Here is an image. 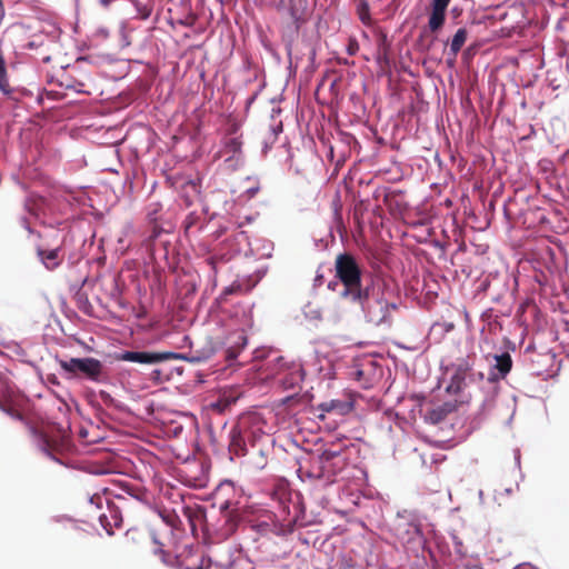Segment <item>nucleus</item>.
Returning <instances> with one entry per match:
<instances>
[{"label": "nucleus", "instance_id": "1", "mask_svg": "<svg viewBox=\"0 0 569 569\" xmlns=\"http://www.w3.org/2000/svg\"><path fill=\"white\" fill-rule=\"evenodd\" d=\"M336 271L340 283H336L335 290L351 301L361 300V276L356 260L348 254H340L336 260Z\"/></svg>", "mask_w": 569, "mask_h": 569}, {"label": "nucleus", "instance_id": "2", "mask_svg": "<svg viewBox=\"0 0 569 569\" xmlns=\"http://www.w3.org/2000/svg\"><path fill=\"white\" fill-rule=\"evenodd\" d=\"M358 301L365 311L367 320L376 326L388 325L391 311L396 309L395 303L388 302L380 295L372 293L370 296L366 292L361 295V300Z\"/></svg>", "mask_w": 569, "mask_h": 569}, {"label": "nucleus", "instance_id": "3", "mask_svg": "<svg viewBox=\"0 0 569 569\" xmlns=\"http://www.w3.org/2000/svg\"><path fill=\"white\" fill-rule=\"evenodd\" d=\"M61 367L64 371L70 373L81 372L91 381H102L103 366L94 358H71L67 361H62Z\"/></svg>", "mask_w": 569, "mask_h": 569}, {"label": "nucleus", "instance_id": "4", "mask_svg": "<svg viewBox=\"0 0 569 569\" xmlns=\"http://www.w3.org/2000/svg\"><path fill=\"white\" fill-rule=\"evenodd\" d=\"M320 475L319 477L327 481H335L338 471L345 466V459L337 451L326 450L319 457Z\"/></svg>", "mask_w": 569, "mask_h": 569}, {"label": "nucleus", "instance_id": "5", "mask_svg": "<svg viewBox=\"0 0 569 569\" xmlns=\"http://www.w3.org/2000/svg\"><path fill=\"white\" fill-rule=\"evenodd\" d=\"M174 357L171 352L123 351L118 356L119 360L143 365L159 363Z\"/></svg>", "mask_w": 569, "mask_h": 569}, {"label": "nucleus", "instance_id": "6", "mask_svg": "<svg viewBox=\"0 0 569 569\" xmlns=\"http://www.w3.org/2000/svg\"><path fill=\"white\" fill-rule=\"evenodd\" d=\"M451 0H432L431 12L429 16L428 28L437 32L445 23L446 11Z\"/></svg>", "mask_w": 569, "mask_h": 569}, {"label": "nucleus", "instance_id": "7", "mask_svg": "<svg viewBox=\"0 0 569 569\" xmlns=\"http://www.w3.org/2000/svg\"><path fill=\"white\" fill-rule=\"evenodd\" d=\"M398 538L406 545L420 546L423 542V538L418 525L413 522L399 523L397 527Z\"/></svg>", "mask_w": 569, "mask_h": 569}, {"label": "nucleus", "instance_id": "8", "mask_svg": "<svg viewBox=\"0 0 569 569\" xmlns=\"http://www.w3.org/2000/svg\"><path fill=\"white\" fill-rule=\"evenodd\" d=\"M467 37H468V31L465 28L458 29L456 31V33L453 34V37L450 41V44H449V51L447 53L448 54L447 62L449 66H453L459 51L461 50V48L463 47V44L467 41Z\"/></svg>", "mask_w": 569, "mask_h": 569}, {"label": "nucleus", "instance_id": "9", "mask_svg": "<svg viewBox=\"0 0 569 569\" xmlns=\"http://www.w3.org/2000/svg\"><path fill=\"white\" fill-rule=\"evenodd\" d=\"M495 365L492 366V372L490 380H496L499 378H505L507 373L510 371L512 366V360L509 353H501L495 356Z\"/></svg>", "mask_w": 569, "mask_h": 569}, {"label": "nucleus", "instance_id": "10", "mask_svg": "<svg viewBox=\"0 0 569 569\" xmlns=\"http://www.w3.org/2000/svg\"><path fill=\"white\" fill-rule=\"evenodd\" d=\"M455 380L458 383V387L460 383H465L467 380L475 381L477 379H482L483 375L482 372H475L468 361H463L460 365H458L456 373L453 376Z\"/></svg>", "mask_w": 569, "mask_h": 569}, {"label": "nucleus", "instance_id": "11", "mask_svg": "<svg viewBox=\"0 0 569 569\" xmlns=\"http://www.w3.org/2000/svg\"><path fill=\"white\" fill-rule=\"evenodd\" d=\"M320 418H323L325 412H337L338 415H346L351 410V405L341 400H329L319 405Z\"/></svg>", "mask_w": 569, "mask_h": 569}, {"label": "nucleus", "instance_id": "12", "mask_svg": "<svg viewBox=\"0 0 569 569\" xmlns=\"http://www.w3.org/2000/svg\"><path fill=\"white\" fill-rule=\"evenodd\" d=\"M38 254L44 267L49 270L57 268L61 261L58 249L39 250Z\"/></svg>", "mask_w": 569, "mask_h": 569}, {"label": "nucleus", "instance_id": "13", "mask_svg": "<svg viewBox=\"0 0 569 569\" xmlns=\"http://www.w3.org/2000/svg\"><path fill=\"white\" fill-rule=\"evenodd\" d=\"M229 170H237L242 164L241 152L229 153L227 156H220Z\"/></svg>", "mask_w": 569, "mask_h": 569}, {"label": "nucleus", "instance_id": "14", "mask_svg": "<svg viewBox=\"0 0 569 569\" xmlns=\"http://www.w3.org/2000/svg\"><path fill=\"white\" fill-rule=\"evenodd\" d=\"M234 152H241V142L237 138H231L226 142L223 149L220 151V156Z\"/></svg>", "mask_w": 569, "mask_h": 569}, {"label": "nucleus", "instance_id": "15", "mask_svg": "<svg viewBox=\"0 0 569 569\" xmlns=\"http://www.w3.org/2000/svg\"><path fill=\"white\" fill-rule=\"evenodd\" d=\"M7 86H8L7 70H6V66H4V60H3L2 56L0 54V90L6 92Z\"/></svg>", "mask_w": 569, "mask_h": 569}, {"label": "nucleus", "instance_id": "16", "mask_svg": "<svg viewBox=\"0 0 569 569\" xmlns=\"http://www.w3.org/2000/svg\"><path fill=\"white\" fill-rule=\"evenodd\" d=\"M102 500H103V499H102V497H100V496L91 497V498H90V503H91V505H93V503H94V505L97 506V508H100V507H101V503H102Z\"/></svg>", "mask_w": 569, "mask_h": 569}, {"label": "nucleus", "instance_id": "17", "mask_svg": "<svg viewBox=\"0 0 569 569\" xmlns=\"http://www.w3.org/2000/svg\"><path fill=\"white\" fill-rule=\"evenodd\" d=\"M99 520H100V523L102 525V527L106 529L107 533H108V535H112L111 529H109V528L107 527V525L104 523L106 516H104V515H99Z\"/></svg>", "mask_w": 569, "mask_h": 569}, {"label": "nucleus", "instance_id": "18", "mask_svg": "<svg viewBox=\"0 0 569 569\" xmlns=\"http://www.w3.org/2000/svg\"><path fill=\"white\" fill-rule=\"evenodd\" d=\"M308 317H310L312 319H319L320 318V312L318 310H312L310 312V315H308Z\"/></svg>", "mask_w": 569, "mask_h": 569}, {"label": "nucleus", "instance_id": "19", "mask_svg": "<svg viewBox=\"0 0 569 569\" xmlns=\"http://www.w3.org/2000/svg\"><path fill=\"white\" fill-rule=\"evenodd\" d=\"M356 50H357V44L356 43H350L349 48H348V52L350 54H355Z\"/></svg>", "mask_w": 569, "mask_h": 569}, {"label": "nucleus", "instance_id": "20", "mask_svg": "<svg viewBox=\"0 0 569 569\" xmlns=\"http://www.w3.org/2000/svg\"><path fill=\"white\" fill-rule=\"evenodd\" d=\"M360 19L362 20V22L367 23L368 22V14L367 13H360Z\"/></svg>", "mask_w": 569, "mask_h": 569}, {"label": "nucleus", "instance_id": "21", "mask_svg": "<svg viewBox=\"0 0 569 569\" xmlns=\"http://www.w3.org/2000/svg\"><path fill=\"white\" fill-rule=\"evenodd\" d=\"M228 508H229V502H228V501L223 502V503L220 506L221 511H224V510H227Z\"/></svg>", "mask_w": 569, "mask_h": 569}, {"label": "nucleus", "instance_id": "22", "mask_svg": "<svg viewBox=\"0 0 569 569\" xmlns=\"http://www.w3.org/2000/svg\"><path fill=\"white\" fill-rule=\"evenodd\" d=\"M257 191H258V188H251V189H249V190H248V192H249L251 196L256 194V192H257Z\"/></svg>", "mask_w": 569, "mask_h": 569}, {"label": "nucleus", "instance_id": "23", "mask_svg": "<svg viewBox=\"0 0 569 569\" xmlns=\"http://www.w3.org/2000/svg\"><path fill=\"white\" fill-rule=\"evenodd\" d=\"M9 416L13 417V418H20L19 415H16L13 411H7Z\"/></svg>", "mask_w": 569, "mask_h": 569}]
</instances>
